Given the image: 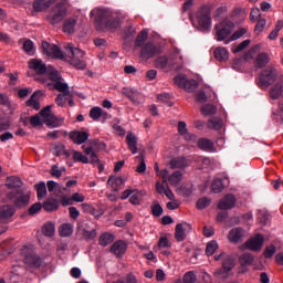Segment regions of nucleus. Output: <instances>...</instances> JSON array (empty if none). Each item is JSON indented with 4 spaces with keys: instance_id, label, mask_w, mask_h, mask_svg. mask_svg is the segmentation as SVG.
Listing matches in <instances>:
<instances>
[{
    "instance_id": "1a4fd4ad",
    "label": "nucleus",
    "mask_w": 283,
    "mask_h": 283,
    "mask_svg": "<svg viewBox=\"0 0 283 283\" xmlns=\"http://www.w3.org/2000/svg\"><path fill=\"white\" fill-rule=\"evenodd\" d=\"M22 255H24L23 262L27 266H30L31 269H39V266H41V258L34 254L32 250L25 247L22 248Z\"/></svg>"
},
{
    "instance_id": "473e14b6",
    "label": "nucleus",
    "mask_w": 283,
    "mask_h": 283,
    "mask_svg": "<svg viewBox=\"0 0 283 283\" xmlns=\"http://www.w3.org/2000/svg\"><path fill=\"white\" fill-rule=\"evenodd\" d=\"M74 233V226L72 223H63L60 227V235L61 238H70Z\"/></svg>"
},
{
    "instance_id": "58836bf2",
    "label": "nucleus",
    "mask_w": 283,
    "mask_h": 283,
    "mask_svg": "<svg viewBox=\"0 0 283 283\" xmlns=\"http://www.w3.org/2000/svg\"><path fill=\"white\" fill-rule=\"evenodd\" d=\"M114 242V237L109 232L102 233L99 235V244L101 247H107Z\"/></svg>"
},
{
    "instance_id": "f704fd0d",
    "label": "nucleus",
    "mask_w": 283,
    "mask_h": 283,
    "mask_svg": "<svg viewBox=\"0 0 283 283\" xmlns=\"http://www.w3.org/2000/svg\"><path fill=\"white\" fill-rule=\"evenodd\" d=\"M243 235L244 234L242 233V229L234 228V229L230 230L228 238H229L230 242H240V240H242Z\"/></svg>"
},
{
    "instance_id": "5fc2aeb1",
    "label": "nucleus",
    "mask_w": 283,
    "mask_h": 283,
    "mask_svg": "<svg viewBox=\"0 0 283 283\" xmlns=\"http://www.w3.org/2000/svg\"><path fill=\"white\" fill-rule=\"evenodd\" d=\"M198 88V82L196 80H186L184 88L186 92H195Z\"/></svg>"
},
{
    "instance_id": "9d476101",
    "label": "nucleus",
    "mask_w": 283,
    "mask_h": 283,
    "mask_svg": "<svg viewBox=\"0 0 283 283\" xmlns=\"http://www.w3.org/2000/svg\"><path fill=\"white\" fill-rule=\"evenodd\" d=\"M29 67L40 76H43V74H46L49 78H50V70H55L53 66H46L42 60H36V59H33L29 62Z\"/></svg>"
},
{
    "instance_id": "c756f323",
    "label": "nucleus",
    "mask_w": 283,
    "mask_h": 283,
    "mask_svg": "<svg viewBox=\"0 0 283 283\" xmlns=\"http://www.w3.org/2000/svg\"><path fill=\"white\" fill-rule=\"evenodd\" d=\"M50 6H52V0H34L33 10H35V12H43V10H48Z\"/></svg>"
},
{
    "instance_id": "79ce46f5",
    "label": "nucleus",
    "mask_w": 283,
    "mask_h": 283,
    "mask_svg": "<svg viewBox=\"0 0 283 283\" xmlns=\"http://www.w3.org/2000/svg\"><path fill=\"white\" fill-rule=\"evenodd\" d=\"M107 116V113H105L103 111V108L98 107V106H95L93 108H91L90 111V117L93 119V120H98V118H101V116Z\"/></svg>"
},
{
    "instance_id": "864d4df0",
    "label": "nucleus",
    "mask_w": 283,
    "mask_h": 283,
    "mask_svg": "<svg viewBox=\"0 0 283 283\" xmlns=\"http://www.w3.org/2000/svg\"><path fill=\"white\" fill-rule=\"evenodd\" d=\"M73 160L75 163H83V165H87V163H90V158L81 151H73Z\"/></svg>"
},
{
    "instance_id": "69168bd1",
    "label": "nucleus",
    "mask_w": 283,
    "mask_h": 283,
    "mask_svg": "<svg viewBox=\"0 0 283 283\" xmlns=\"http://www.w3.org/2000/svg\"><path fill=\"white\" fill-rule=\"evenodd\" d=\"M264 28H266V19L259 20L254 28L255 34H261V32H264Z\"/></svg>"
},
{
    "instance_id": "423d86ee",
    "label": "nucleus",
    "mask_w": 283,
    "mask_h": 283,
    "mask_svg": "<svg viewBox=\"0 0 283 283\" xmlns=\"http://www.w3.org/2000/svg\"><path fill=\"white\" fill-rule=\"evenodd\" d=\"M216 41H227L233 32V23L230 21H222L214 25Z\"/></svg>"
},
{
    "instance_id": "f257e3e1",
    "label": "nucleus",
    "mask_w": 283,
    "mask_h": 283,
    "mask_svg": "<svg viewBox=\"0 0 283 283\" xmlns=\"http://www.w3.org/2000/svg\"><path fill=\"white\" fill-rule=\"evenodd\" d=\"M91 17L94 19L95 28L98 32H105V30L114 31L120 28L118 13H114L111 10L96 8L91 11Z\"/></svg>"
},
{
    "instance_id": "c03bdc74",
    "label": "nucleus",
    "mask_w": 283,
    "mask_h": 283,
    "mask_svg": "<svg viewBox=\"0 0 283 283\" xmlns=\"http://www.w3.org/2000/svg\"><path fill=\"white\" fill-rule=\"evenodd\" d=\"M74 28H76V19L74 18L66 20L63 25V30L66 34H72V32H74Z\"/></svg>"
},
{
    "instance_id": "2f4dec72",
    "label": "nucleus",
    "mask_w": 283,
    "mask_h": 283,
    "mask_svg": "<svg viewBox=\"0 0 283 283\" xmlns=\"http://www.w3.org/2000/svg\"><path fill=\"white\" fill-rule=\"evenodd\" d=\"M34 187H35L38 200H43V198L48 196V186L45 185L44 181H42L40 184H35Z\"/></svg>"
},
{
    "instance_id": "7c9ffc66",
    "label": "nucleus",
    "mask_w": 283,
    "mask_h": 283,
    "mask_svg": "<svg viewBox=\"0 0 283 283\" xmlns=\"http://www.w3.org/2000/svg\"><path fill=\"white\" fill-rule=\"evenodd\" d=\"M281 96H283V85L282 83H277L271 87L270 97L273 98V101H277Z\"/></svg>"
},
{
    "instance_id": "13d9d810",
    "label": "nucleus",
    "mask_w": 283,
    "mask_h": 283,
    "mask_svg": "<svg viewBox=\"0 0 283 283\" xmlns=\"http://www.w3.org/2000/svg\"><path fill=\"white\" fill-rule=\"evenodd\" d=\"M142 196H143V192L138 190H134L129 198L130 205H140Z\"/></svg>"
},
{
    "instance_id": "49530a36",
    "label": "nucleus",
    "mask_w": 283,
    "mask_h": 283,
    "mask_svg": "<svg viewBox=\"0 0 283 283\" xmlns=\"http://www.w3.org/2000/svg\"><path fill=\"white\" fill-rule=\"evenodd\" d=\"M211 189L213 193H220L224 189V182L221 178H214L211 184Z\"/></svg>"
},
{
    "instance_id": "72a5a7b5",
    "label": "nucleus",
    "mask_w": 283,
    "mask_h": 283,
    "mask_svg": "<svg viewBox=\"0 0 283 283\" xmlns=\"http://www.w3.org/2000/svg\"><path fill=\"white\" fill-rule=\"evenodd\" d=\"M222 125H224V123L222 122V118L220 117H211L208 120V129H216L217 132L222 129Z\"/></svg>"
},
{
    "instance_id": "de8ad7c7",
    "label": "nucleus",
    "mask_w": 283,
    "mask_h": 283,
    "mask_svg": "<svg viewBox=\"0 0 283 283\" xmlns=\"http://www.w3.org/2000/svg\"><path fill=\"white\" fill-rule=\"evenodd\" d=\"M241 266H251L253 264V256L251 253H244L239 258Z\"/></svg>"
},
{
    "instance_id": "6e6d98bb",
    "label": "nucleus",
    "mask_w": 283,
    "mask_h": 283,
    "mask_svg": "<svg viewBox=\"0 0 283 283\" xmlns=\"http://www.w3.org/2000/svg\"><path fill=\"white\" fill-rule=\"evenodd\" d=\"M157 249H171V242L166 235L159 238Z\"/></svg>"
},
{
    "instance_id": "a211bd4d",
    "label": "nucleus",
    "mask_w": 283,
    "mask_h": 283,
    "mask_svg": "<svg viewBox=\"0 0 283 283\" xmlns=\"http://www.w3.org/2000/svg\"><path fill=\"white\" fill-rule=\"evenodd\" d=\"M178 134H180L188 143H193L196 140V135L189 133L186 122L178 123Z\"/></svg>"
},
{
    "instance_id": "4468645a",
    "label": "nucleus",
    "mask_w": 283,
    "mask_h": 283,
    "mask_svg": "<svg viewBox=\"0 0 283 283\" xmlns=\"http://www.w3.org/2000/svg\"><path fill=\"white\" fill-rule=\"evenodd\" d=\"M109 252L116 258H123L127 253V242L123 240L115 241L109 249Z\"/></svg>"
},
{
    "instance_id": "4d7b16f0",
    "label": "nucleus",
    "mask_w": 283,
    "mask_h": 283,
    "mask_svg": "<svg viewBox=\"0 0 283 283\" xmlns=\"http://www.w3.org/2000/svg\"><path fill=\"white\" fill-rule=\"evenodd\" d=\"M218 112V108H216L214 105H205L201 107V113L203 116H212V114H216Z\"/></svg>"
},
{
    "instance_id": "052dcab7",
    "label": "nucleus",
    "mask_w": 283,
    "mask_h": 283,
    "mask_svg": "<svg viewBox=\"0 0 283 283\" xmlns=\"http://www.w3.org/2000/svg\"><path fill=\"white\" fill-rule=\"evenodd\" d=\"M258 220L260 224H266L269 222V212L266 210H260L258 212Z\"/></svg>"
},
{
    "instance_id": "a878e982",
    "label": "nucleus",
    "mask_w": 283,
    "mask_h": 283,
    "mask_svg": "<svg viewBox=\"0 0 283 283\" xmlns=\"http://www.w3.org/2000/svg\"><path fill=\"white\" fill-rule=\"evenodd\" d=\"M126 143L132 154H138V139L134 133H128L126 136Z\"/></svg>"
},
{
    "instance_id": "a18cd8bd",
    "label": "nucleus",
    "mask_w": 283,
    "mask_h": 283,
    "mask_svg": "<svg viewBox=\"0 0 283 283\" xmlns=\"http://www.w3.org/2000/svg\"><path fill=\"white\" fill-rule=\"evenodd\" d=\"M42 207L44 211H56V209H59V201L55 199H48Z\"/></svg>"
},
{
    "instance_id": "6e6552de",
    "label": "nucleus",
    "mask_w": 283,
    "mask_h": 283,
    "mask_svg": "<svg viewBox=\"0 0 283 283\" xmlns=\"http://www.w3.org/2000/svg\"><path fill=\"white\" fill-rule=\"evenodd\" d=\"M66 13H67V9L65 8V4L59 3L52 9L50 15L48 17L49 22L52 25H56V23H61V21L65 19Z\"/></svg>"
},
{
    "instance_id": "bf43d9fd",
    "label": "nucleus",
    "mask_w": 283,
    "mask_h": 283,
    "mask_svg": "<svg viewBox=\"0 0 283 283\" xmlns=\"http://www.w3.org/2000/svg\"><path fill=\"white\" fill-rule=\"evenodd\" d=\"M211 205V199L203 197L201 199H198L197 201V209L202 210L207 209Z\"/></svg>"
},
{
    "instance_id": "20e7f679",
    "label": "nucleus",
    "mask_w": 283,
    "mask_h": 283,
    "mask_svg": "<svg viewBox=\"0 0 283 283\" xmlns=\"http://www.w3.org/2000/svg\"><path fill=\"white\" fill-rule=\"evenodd\" d=\"M198 30L209 32L211 30V9L207 6L201 7L196 14Z\"/></svg>"
},
{
    "instance_id": "338daca9",
    "label": "nucleus",
    "mask_w": 283,
    "mask_h": 283,
    "mask_svg": "<svg viewBox=\"0 0 283 283\" xmlns=\"http://www.w3.org/2000/svg\"><path fill=\"white\" fill-rule=\"evenodd\" d=\"M228 8L227 6H221L219 8H217V10L214 11V19H221L224 14H227Z\"/></svg>"
},
{
    "instance_id": "603ef678",
    "label": "nucleus",
    "mask_w": 283,
    "mask_h": 283,
    "mask_svg": "<svg viewBox=\"0 0 283 283\" xmlns=\"http://www.w3.org/2000/svg\"><path fill=\"white\" fill-rule=\"evenodd\" d=\"M218 241H210L207 243V247H206V255L208 256H211L213 255V253H216V251H218Z\"/></svg>"
},
{
    "instance_id": "ea45409f",
    "label": "nucleus",
    "mask_w": 283,
    "mask_h": 283,
    "mask_svg": "<svg viewBox=\"0 0 283 283\" xmlns=\"http://www.w3.org/2000/svg\"><path fill=\"white\" fill-rule=\"evenodd\" d=\"M148 36H149V32L147 30H143L136 38V41H135L136 48H143Z\"/></svg>"
},
{
    "instance_id": "c9c22d12",
    "label": "nucleus",
    "mask_w": 283,
    "mask_h": 283,
    "mask_svg": "<svg viewBox=\"0 0 283 283\" xmlns=\"http://www.w3.org/2000/svg\"><path fill=\"white\" fill-rule=\"evenodd\" d=\"M283 29V20H277L274 30L268 35L270 41H276L280 36V31Z\"/></svg>"
},
{
    "instance_id": "f3484780",
    "label": "nucleus",
    "mask_w": 283,
    "mask_h": 283,
    "mask_svg": "<svg viewBox=\"0 0 283 283\" xmlns=\"http://www.w3.org/2000/svg\"><path fill=\"white\" fill-rule=\"evenodd\" d=\"M235 263L233 262V258L230 255L226 256L222 263V269L217 272L218 275H222V277H229V272L233 270Z\"/></svg>"
},
{
    "instance_id": "2eb2a0df",
    "label": "nucleus",
    "mask_w": 283,
    "mask_h": 283,
    "mask_svg": "<svg viewBox=\"0 0 283 283\" xmlns=\"http://www.w3.org/2000/svg\"><path fill=\"white\" fill-rule=\"evenodd\" d=\"M187 231H191V224L184 222L176 226L175 239L177 242H184L185 238H187Z\"/></svg>"
},
{
    "instance_id": "0e129e2a",
    "label": "nucleus",
    "mask_w": 283,
    "mask_h": 283,
    "mask_svg": "<svg viewBox=\"0 0 283 283\" xmlns=\"http://www.w3.org/2000/svg\"><path fill=\"white\" fill-rule=\"evenodd\" d=\"M186 83H187V75L179 74L175 77V85H177V87H180L182 90Z\"/></svg>"
},
{
    "instance_id": "680f3d73",
    "label": "nucleus",
    "mask_w": 283,
    "mask_h": 283,
    "mask_svg": "<svg viewBox=\"0 0 283 283\" xmlns=\"http://www.w3.org/2000/svg\"><path fill=\"white\" fill-rule=\"evenodd\" d=\"M82 235L85 240H94L96 238V229H92V230L83 229Z\"/></svg>"
},
{
    "instance_id": "8fccbe9b",
    "label": "nucleus",
    "mask_w": 283,
    "mask_h": 283,
    "mask_svg": "<svg viewBox=\"0 0 283 283\" xmlns=\"http://www.w3.org/2000/svg\"><path fill=\"white\" fill-rule=\"evenodd\" d=\"M249 45H251V40H244L243 42H241L239 44H234L232 46V52H233V54H238V52H242V50H247V48H249Z\"/></svg>"
},
{
    "instance_id": "f8f14e48",
    "label": "nucleus",
    "mask_w": 283,
    "mask_h": 283,
    "mask_svg": "<svg viewBox=\"0 0 283 283\" xmlns=\"http://www.w3.org/2000/svg\"><path fill=\"white\" fill-rule=\"evenodd\" d=\"M42 52L52 59H63V52L61 49L55 44H50L49 42H42Z\"/></svg>"
},
{
    "instance_id": "4c0bfd02",
    "label": "nucleus",
    "mask_w": 283,
    "mask_h": 283,
    "mask_svg": "<svg viewBox=\"0 0 283 283\" xmlns=\"http://www.w3.org/2000/svg\"><path fill=\"white\" fill-rule=\"evenodd\" d=\"M42 233L46 238H52L54 235V233H56V228H55L54 223H52V222L45 223L42 228Z\"/></svg>"
},
{
    "instance_id": "5701e85b",
    "label": "nucleus",
    "mask_w": 283,
    "mask_h": 283,
    "mask_svg": "<svg viewBox=\"0 0 283 283\" xmlns=\"http://www.w3.org/2000/svg\"><path fill=\"white\" fill-rule=\"evenodd\" d=\"M41 96H43V93H41V91H35L27 102L28 107H33V109L39 112V109H41V103L39 102Z\"/></svg>"
},
{
    "instance_id": "393cba45",
    "label": "nucleus",
    "mask_w": 283,
    "mask_h": 283,
    "mask_svg": "<svg viewBox=\"0 0 283 283\" xmlns=\"http://www.w3.org/2000/svg\"><path fill=\"white\" fill-rule=\"evenodd\" d=\"M155 67L167 71L171 70V67H174V64L169 63V59L167 57V55H163L156 59Z\"/></svg>"
},
{
    "instance_id": "37998d69",
    "label": "nucleus",
    "mask_w": 283,
    "mask_h": 283,
    "mask_svg": "<svg viewBox=\"0 0 283 283\" xmlns=\"http://www.w3.org/2000/svg\"><path fill=\"white\" fill-rule=\"evenodd\" d=\"M244 34H247V29L242 28V29L237 30L230 36V39L224 41V45H229V43H231V41H238V39H242V36H244Z\"/></svg>"
},
{
    "instance_id": "a19ab883",
    "label": "nucleus",
    "mask_w": 283,
    "mask_h": 283,
    "mask_svg": "<svg viewBox=\"0 0 283 283\" xmlns=\"http://www.w3.org/2000/svg\"><path fill=\"white\" fill-rule=\"evenodd\" d=\"M21 185H23V181H21L19 177L12 176L7 179V187H9V189H17L21 187Z\"/></svg>"
},
{
    "instance_id": "09e8293b",
    "label": "nucleus",
    "mask_w": 283,
    "mask_h": 283,
    "mask_svg": "<svg viewBox=\"0 0 283 283\" xmlns=\"http://www.w3.org/2000/svg\"><path fill=\"white\" fill-rule=\"evenodd\" d=\"M53 115L54 114H52V106L44 107L39 114V116L42 117L44 124H46Z\"/></svg>"
},
{
    "instance_id": "9b49d317",
    "label": "nucleus",
    "mask_w": 283,
    "mask_h": 283,
    "mask_svg": "<svg viewBox=\"0 0 283 283\" xmlns=\"http://www.w3.org/2000/svg\"><path fill=\"white\" fill-rule=\"evenodd\" d=\"M262 247H264V235L262 234L254 235L243 244V248L249 251H261Z\"/></svg>"
},
{
    "instance_id": "b1692460",
    "label": "nucleus",
    "mask_w": 283,
    "mask_h": 283,
    "mask_svg": "<svg viewBox=\"0 0 283 283\" xmlns=\"http://www.w3.org/2000/svg\"><path fill=\"white\" fill-rule=\"evenodd\" d=\"M270 61H271V56L269 55V53L262 52L255 57L254 66L261 70L262 67H266Z\"/></svg>"
},
{
    "instance_id": "39448f33",
    "label": "nucleus",
    "mask_w": 283,
    "mask_h": 283,
    "mask_svg": "<svg viewBox=\"0 0 283 283\" xmlns=\"http://www.w3.org/2000/svg\"><path fill=\"white\" fill-rule=\"evenodd\" d=\"M7 198L10 202L14 205L18 209H23L30 205V193L24 192L21 189H13L8 192Z\"/></svg>"
},
{
    "instance_id": "cd10ccee",
    "label": "nucleus",
    "mask_w": 283,
    "mask_h": 283,
    "mask_svg": "<svg viewBox=\"0 0 283 283\" xmlns=\"http://www.w3.org/2000/svg\"><path fill=\"white\" fill-rule=\"evenodd\" d=\"M214 59L220 62L229 61V51L224 46H218L214 49Z\"/></svg>"
},
{
    "instance_id": "e433bc0d",
    "label": "nucleus",
    "mask_w": 283,
    "mask_h": 283,
    "mask_svg": "<svg viewBox=\"0 0 283 283\" xmlns=\"http://www.w3.org/2000/svg\"><path fill=\"white\" fill-rule=\"evenodd\" d=\"M122 92L124 96H127V98H129V101H132L133 103H138V91L129 87H124Z\"/></svg>"
},
{
    "instance_id": "0eeeda50",
    "label": "nucleus",
    "mask_w": 283,
    "mask_h": 283,
    "mask_svg": "<svg viewBox=\"0 0 283 283\" xmlns=\"http://www.w3.org/2000/svg\"><path fill=\"white\" fill-rule=\"evenodd\" d=\"M277 81V70L273 67H268L259 76V85L260 87H269V85H273V82Z\"/></svg>"
},
{
    "instance_id": "bb28decb",
    "label": "nucleus",
    "mask_w": 283,
    "mask_h": 283,
    "mask_svg": "<svg viewBox=\"0 0 283 283\" xmlns=\"http://www.w3.org/2000/svg\"><path fill=\"white\" fill-rule=\"evenodd\" d=\"M14 206L6 205L0 208V220H8L15 213Z\"/></svg>"
},
{
    "instance_id": "e2e57ef3",
    "label": "nucleus",
    "mask_w": 283,
    "mask_h": 283,
    "mask_svg": "<svg viewBox=\"0 0 283 283\" xmlns=\"http://www.w3.org/2000/svg\"><path fill=\"white\" fill-rule=\"evenodd\" d=\"M275 251H277V248H275V245L273 244L268 245L263 252V255L269 260L273 258V255H275Z\"/></svg>"
},
{
    "instance_id": "dca6fc26",
    "label": "nucleus",
    "mask_w": 283,
    "mask_h": 283,
    "mask_svg": "<svg viewBox=\"0 0 283 283\" xmlns=\"http://www.w3.org/2000/svg\"><path fill=\"white\" fill-rule=\"evenodd\" d=\"M235 196L234 195H226L220 201H219V209H221L222 211H227L229 209H233L235 207Z\"/></svg>"
},
{
    "instance_id": "3c124183",
    "label": "nucleus",
    "mask_w": 283,
    "mask_h": 283,
    "mask_svg": "<svg viewBox=\"0 0 283 283\" xmlns=\"http://www.w3.org/2000/svg\"><path fill=\"white\" fill-rule=\"evenodd\" d=\"M72 97L71 95H66L65 93L57 94L55 98V103L59 107H65V104L67 103V99Z\"/></svg>"
},
{
    "instance_id": "774afa93",
    "label": "nucleus",
    "mask_w": 283,
    "mask_h": 283,
    "mask_svg": "<svg viewBox=\"0 0 283 283\" xmlns=\"http://www.w3.org/2000/svg\"><path fill=\"white\" fill-rule=\"evenodd\" d=\"M196 273L193 272H187L185 275H184V283H196Z\"/></svg>"
},
{
    "instance_id": "412c9836",
    "label": "nucleus",
    "mask_w": 283,
    "mask_h": 283,
    "mask_svg": "<svg viewBox=\"0 0 283 283\" xmlns=\"http://www.w3.org/2000/svg\"><path fill=\"white\" fill-rule=\"evenodd\" d=\"M197 145L202 151H208L209 154L216 153V146L211 139L200 138Z\"/></svg>"
},
{
    "instance_id": "7ed1b4c3",
    "label": "nucleus",
    "mask_w": 283,
    "mask_h": 283,
    "mask_svg": "<svg viewBox=\"0 0 283 283\" xmlns=\"http://www.w3.org/2000/svg\"><path fill=\"white\" fill-rule=\"evenodd\" d=\"M63 77L61 76V73H59V71L56 70H49V81H43V83H46V85H53L54 90H56L57 92H61V94H65L66 96H70V86L67 85V83L62 82Z\"/></svg>"
},
{
    "instance_id": "6ab92c4d",
    "label": "nucleus",
    "mask_w": 283,
    "mask_h": 283,
    "mask_svg": "<svg viewBox=\"0 0 283 283\" xmlns=\"http://www.w3.org/2000/svg\"><path fill=\"white\" fill-rule=\"evenodd\" d=\"M70 138L75 145H83L90 138V134L87 132L74 130L70 133Z\"/></svg>"
},
{
    "instance_id": "ddd939ff",
    "label": "nucleus",
    "mask_w": 283,
    "mask_h": 283,
    "mask_svg": "<svg viewBox=\"0 0 283 283\" xmlns=\"http://www.w3.org/2000/svg\"><path fill=\"white\" fill-rule=\"evenodd\" d=\"M160 48L156 46L154 43H146L140 52L142 59H146V61H149V59H154L156 54H160Z\"/></svg>"
},
{
    "instance_id": "c85d7f7f",
    "label": "nucleus",
    "mask_w": 283,
    "mask_h": 283,
    "mask_svg": "<svg viewBox=\"0 0 283 283\" xmlns=\"http://www.w3.org/2000/svg\"><path fill=\"white\" fill-rule=\"evenodd\" d=\"M63 123H65V118L57 117L56 115L53 114L49 119H46L45 125L48 127L56 128V127H62Z\"/></svg>"
},
{
    "instance_id": "aec40b11",
    "label": "nucleus",
    "mask_w": 283,
    "mask_h": 283,
    "mask_svg": "<svg viewBox=\"0 0 283 283\" xmlns=\"http://www.w3.org/2000/svg\"><path fill=\"white\" fill-rule=\"evenodd\" d=\"M184 175L180 170H176L172 174H169L166 177V182H169L170 187H178L182 182Z\"/></svg>"
},
{
    "instance_id": "4be33fe9",
    "label": "nucleus",
    "mask_w": 283,
    "mask_h": 283,
    "mask_svg": "<svg viewBox=\"0 0 283 283\" xmlns=\"http://www.w3.org/2000/svg\"><path fill=\"white\" fill-rule=\"evenodd\" d=\"M171 169H185L189 167L187 157H174L169 163Z\"/></svg>"
},
{
    "instance_id": "f03ea898",
    "label": "nucleus",
    "mask_w": 283,
    "mask_h": 283,
    "mask_svg": "<svg viewBox=\"0 0 283 283\" xmlns=\"http://www.w3.org/2000/svg\"><path fill=\"white\" fill-rule=\"evenodd\" d=\"M65 53L69 56V62L73 67H76V70H85L87 67V64L85 63V53L74 46V44L69 43L64 46Z\"/></svg>"
}]
</instances>
